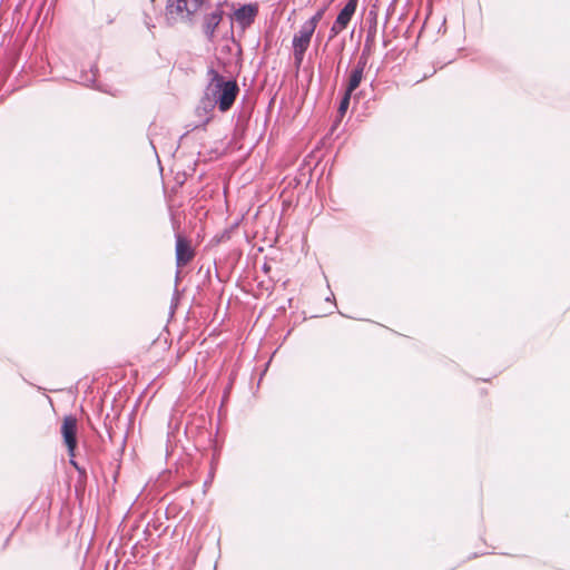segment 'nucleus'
<instances>
[{"instance_id":"nucleus-1","label":"nucleus","mask_w":570,"mask_h":570,"mask_svg":"<svg viewBox=\"0 0 570 570\" xmlns=\"http://www.w3.org/2000/svg\"><path fill=\"white\" fill-rule=\"evenodd\" d=\"M209 2L210 0H167L166 20L170 26L177 22L194 26L203 20L205 35L212 37L222 21L223 11L217 8L210 13H204Z\"/></svg>"},{"instance_id":"nucleus-2","label":"nucleus","mask_w":570,"mask_h":570,"mask_svg":"<svg viewBox=\"0 0 570 570\" xmlns=\"http://www.w3.org/2000/svg\"><path fill=\"white\" fill-rule=\"evenodd\" d=\"M206 76V98L202 99L204 111L210 112L217 107L220 112H227L239 95L237 80L223 76L214 66L208 67Z\"/></svg>"},{"instance_id":"nucleus-3","label":"nucleus","mask_w":570,"mask_h":570,"mask_svg":"<svg viewBox=\"0 0 570 570\" xmlns=\"http://www.w3.org/2000/svg\"><path fill=\"white\" fill-rule=\"evenodd\" d=\"M60 433L63 440V444L67 448L68 454L73 458L75 451L78 445V422L76 416L72 414L66 415L62 420Z\"/></svg>"},{"instance_id":"nucleus-4","label":"nucleus","mask_w":570,"mask_h":570,"mask_svg":"<svg viewBox=\"0 0 570 570\" xmlns=\"http://www.w3.org/2000/svg\"><path fill=\"white\" fill-rule=\"evenodd\" d=\"M259 7L256 2L242 4L233 13V19L242 30L249 28L258 16Z\"/></svg>"},{"instance_id":"nucleus-5","label":"nucleus","mask_w":570,"mask_h":570,"mask_svg":"<svg viewBox=\"0 0 570 570\" xmlns=\"http://www.w3.org/2000/svg\"><path fill=\"white\" fill-rule=\"evenodd\" d=\"M195 252L190 245V242L181 236L180 234H176V265L177 267H183L187 265L194 257Z\"/></svg>"},{"instance_id":"nucleus-6","label":"nucleus","mask_w":570,"mask_h":570,"mask_svg":"<svg viewBox=\"0 0 570 570\" xmlns=\"http://www.w3.org/2000/svg\"><path fill=\"white\" fill-rule=\"evenodd\" d=\"M314 32H315V30H313L309 27V24L303 23L301 26L298 32H296L293 37V41H292L293 47L308 48Z\"/></svg>"},{"instance_id":"nucleus-7","label":"nucleus","mask_w":570,"mask_h":570,"mask_svg":"<svg viewBox=\"0 0 570 570\" xmlns=\"http://www.w3.org/2000/svg\"><path fill=\"white\" fill-rule=\"evenodd\" d=\"M357 4L358 0H347L336 17L337 23H342L343 27H347L356 11Z\"/></svg>"},{"instance_id":"nucleus-8","label":"nucleus","mask_w":570,"mask_h":570,"mask_svg":"<svg viewBox=\"0 0 570 570\" xmlns=\"http://www.w3.org/2000/svg\"><path fill=\"white\" fill-rule=\"evenodd\" d=\"M364 78V73L358 70L351 69L347 72L346 80L343 85L344 90L347 92H353L360 87L362 80Z\"/></svg>"},{"instance_id":"nucleus-9","label":"nucleus","mask_w":570,"mask_h":570,"mask_svg":"<svg viewBox=\"0 0 570 570\" xmlns=\"http://www.w3.org/2000/svg\"><path fill=\"white\" fill-rule=\"evenodd\" d=\"M352 96H353V92H347L346 90H343L342 97L338 102L337 116H336V119L332 127L333 130L335 129V127H337L340 125L343 117L345 116V114L350 107Z\"/></svg>"},{"instance_id":"nucleus-10","label":"nucleus","mask_w":570,"mask_h":570,"mask_svg":"<svg viewBox=\"0 0 570 570\" xmlns=\"http://www.w3.org/2000/svg\"><path fill=\"white\" fill-rule=\"evenodd\" d=\"M250 118V110H246V109H242L237 112V120H236V125H235V136L237 135H243L244 131H245V126L247 124V121L249 120Z\"/></svg>"},{"instance_id":"nucleus-11","label":"nucleus","mask_w":570,"mask_h":570,"mask_svg":"<svg viewBox=\"0 0 570 570\" xmlns=\"http://www.w3.org/2000/svg\"><path fill=\"white\" fill-rule=\"evenodd\" d=\"M323 14H324V9H320L304 23L309 24V27L313 30H315L317 27V23L321 21Z\"/></svg>"},{"instance_id":"nucleus-12","label":"nucleus","mask_w":570,"mask_h":570,"mask_svg":"<svg viewBox=\"0 0 570 570\" xmlns=\"http://www.w3.org/2000/svg\"><path fill=\"white\" fill-rule=\"evenodd\" d=\"M308 48H304V47H293V55H294V60H295V63L297 66H299L302 62H303V59H304V56H305V52Z\"/></svg>"},{"instance_id":"nucleus-13","label":"nucleus","mask_w":570,"mask_h":570,"mask_svg":"<svg viewBox=\"0 0 570 570\" xmlns=\"http://www.w3.org/2000/svg\"><path fill=\"white\" fill-rule=\"evenodd\" d=\"M344 29H346V27H343L342 23H337V20L335 19V21L333 22V24H332V27L330 29L328 40L334 39Z\"/></svg>"},{"instance_id":"nucleus-14","label":"nucleus","mask_w":570,"mask_h":570,"mask_svg":"<svg viewBox=\"0 0 570 570\" xmlns=\"http://www.w3.org/2000/svg\"><path fill=\"white\" fill-rule=\"evenodd\" d=\"M367 62L368 59L365 57V55H360L356 63L353 66L352 69L362 71L364 73Z\"/></svg>"},{"instance_id":"nucleus-15","label":"nucleus","mask_w":570,"mask_h":570,"mask_svg":"<svg viewBox=\"0 0 570 570\" xmlns=\"http://www.w3.org/2000/svg\"><path fill=\"white\" fill-rule=\"evenodd\" d=\"M375 32H376L375 26L373 28H370V30L367 31V35H366L365 43H371L374 41Z\"/></svg>"},{"instance_id":"nucleus-16","label":"nucleus","mask_w":570,"mask_h":570,"mask_svg":"<svg viewBox=\"0 0 570 570\" xmlns=\"http://www.w3.org/2000/svg\"><path fill=\"white\" fill-rule=\"evenodd\" d=\"M370 45L371 43H365L364 45V48L361 52V55H365V57L368 59L370 58V53H371V48H370Z\"/></svg>"},{"instance_id":"nucleus-17","label":"nucleus","mask_w":570,"mask_h":570,"mask_svg":"<svg viewBox=\"0 0 570 570\" xmlns=\"http://www.w3.org/2000/svg\"><path fill=\"white\" fill-rule=\"evenodd\" d=\"M83 82L86 85H90V83H94L95 82V75L92 73L91 76H86V78L83 79Z\"/></svg>"},{"instance_id":"nucleus-18","label":"nucleus","mask_w":570,"mask_h":570,"mask_svg":"<svg viewBox=\"0 0 570 570\" xmlns=\"http://www.w3.org/2000/svg\"><path fill=\"white\" fill-rule=\"evenodd\" d=\"M272 267L271 265H268L267 263H264L263 266H262V271L265 273V274H268L271 272Z\"/></svg>"},{"instance_id":"nucleus-19","label":"nucleus","mask_w":570,"mask_h":570,"mask_svg":"<svg viewBox=\"0 0 570 570\" xmlns=\"http://www.w3.org/2000/svg\"><path fill=\"white\" fill-rule=\"evenodd\" d=\"M229 237L227 232H224L219 238L216 239L219 243L223 238Z\"/></svg>"},{"instance_id":"nucleus-20","label":"nucleus","mask_w":570,"mask_h":570,"mask_svg":"<svg viewBox=\"0 0 570 570\" xmlns=\"http://www.w3.org/2000/svg\"><path fill=\"white\" fill-rule=\"evenodd\" d=\"M210 121V117H207L204 122L202 124V128L205 129L206 125Z\"/></svg>"},{"instance_id":"nucleus-21","label":"nucleus","mask_w":570,"mask_h":570,"mask_svg":"<svg viewBox=\"0 0 570 570\" xmlns=\"http://www.w3.org/2000/svg\"><path fill=\"white\" fill-rule=\"evenodd\" d=\"M70 463H71V464H72V465H73L78 471H80V468L78 466L77 462H76L73 459H71V460H70Z\"/></svg>"},{"instance_id":"nucleus-22","label":"nucleus","mask_w":570,"mask_h":570,"mask_svg":"<svg viewBox=\"0 0 570 570\" xmlns=\"http://www.w3.org/2000/svg\"><path fill=\"white\" fill-rule=\"evenodd\" d=\"M344 47H345V42H344V40H343V41L341 42V45H340V49H338L340 55L342 53V51H343Z\"/></svg>"},{"instance_id":"nucleus-23","label":"nucleus","mask_w":570,"mask_h":570,"mask_svg":"<svg viewBox=\"0 0 570 570\" xmlns=\"http://www.w3.org/2000/svg\"><path fill=\"white\" fill-rule=\"evenodd\" d=\"M146 26L148 27V29H151L155 27L154 24H150V22H147V21H146Z\"/></svg>"},{"instance_id":"nucleus-24","label":"nucleus","mask_w":570,"mask_h":570,"mask_svg":"<svg viewBox=\"0 0 570 570\" xmlns=\"http://www.w3.org/2000/svg\"><path fill=\"white\" fill-rule=\"evenodd\" d=\"M151 2H154L155 0H150Z\"/></svg>"}]
</instances>
